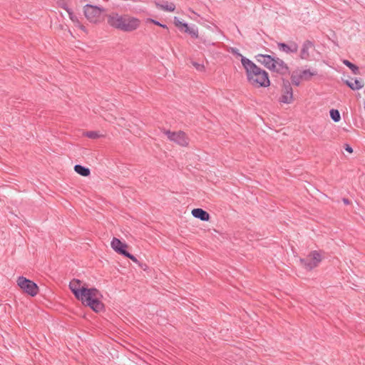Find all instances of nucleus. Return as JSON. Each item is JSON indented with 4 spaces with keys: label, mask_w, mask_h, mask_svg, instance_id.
<instances>
[{
    "label": "nucleus",
    "mask_w": 365,
    "mask_h": 365,
    "mask_svg": "<svg viewBox=\"0 0 365 365\" xmlns=\"http://www.w3.org/2000/svg\"><path fill=\"white\" fill-rule=\"evenodd\" d=\"M271 71L278 73L281 75H286L289 72L287 65L279 58H276L275 61H274Z\"/></svg>",
    "instance_id": "9d476101"
},
{
    "label": "nucleus",
    "mask_w": 365,
    "mask_h": 365,
    "mask_svg": "<svg viewBox=\"0 0 365 365\" xmlns=\"http://www.w3.org/2000/svg\"><path fill=\"white\" fill-rule=\"evenodd\" d=\"M174 24L178 28H184V25H188L187 24L180 21L177 17L174 18Z\"/></svg>",
    "instance_id": "a878e982"
},
{
    "label": "nucleus",
    "mask_w": 365,
    "mask_h": 365,
    "mask_svg": "<svg viewBox=\"0 0 365 365\" xmlns=\"http://www.w3.org/2000/svg\"><path fill=\"white\" fill-rule=\"evenodd\" d=\"M74 170L79 175L86 177L90 174V170L81 165H76L74 166Z\"/></svg>",
    "instance_id": "6ab92c4d"
},
{
    "label": "nucleus",
    "mask_w": 365,
    "mask_h": 365,
    "mask_svg": "<svg viewBox=\"0 0 365 365\" xmlns=\"http://www.w3.org/2000/svg\"><path fill=\"white\" fill-rule=\"evenodd\" d=\"M346 84L352 90H359L364 86V82L356 78L346 81Z\"/></svg>",
    "instance_id": "f3484780"
},
{
    "label": "nucleus",
    "mask_w": 365,
    "mask_h": 365,
    "mask_svg": "<svg viewBox=\"0 0 365 365\" xmlns=\"http://www.w3.org/2000/svg\"><path fill=\"white\" fill-rule=\"evenodd\" d=\"M155 5L158 9L165 11H173L175 9V5L168 1L163 3L155 2Z\"/></svg>",
    "instance_id": "a211bd4d"
},
{
    "label": "nucleus",
    "mask_w": 365,
    "mask_h": 365,
    "mask_svg": "<svg viewBox=\"0 0 365 365\" xmlns=\"http://www.w3.org/2000/svg\"><path fill=\"white\" fill-rule=\"evenodd\" d=\"M193 66H195V68L198 70V71H203L204 70V66L200 64V63H193Z\"/></svg>",
    "instance_id": "c85d7f7f"
},
{
    "label": "nucleus",
    "mask_w": 365,
    "mask_h": 365,
    "mask_svg": "<svg viewBox=\"0 0 365 365\" xmlns=\"http://www.w3.org/2000/svg\"><path fill=\"white\" fill-rule=\"evenodd\" d=\"M343 202L345 205H349L350 203L349 200L346 198H344Z\"/></svg>",
    "instance_id": "2f4dec72"
},
{
    "label": "nucleus",
    "mask_w": 365,
    "mask_h": 365,
    "mask_svg": "<svg viewBox=\"0 0 365 365\" xmlns=\"http://www.w3.org/2000/svg\"><path fill=\"white\" fill-rule=\"evenodd\" d=\"M140 23L138 19L128 15L111 13L108 16V24L110 26L125 32H130L137 29Z\"/></svg>",
    "instance_id": "f03ea898"
},
{
    "label": "nucleus",
    "mask_w": 365,
    "mask_h": 365,
    "mask_svg": "<svg viewBox=\"0 0 365 365\" xmlns=\"http://www.w3.org/2000/svg\"><path fill=\"white\" fill-rule=\"evenodd\" d=\"M292 83L295 86H299L302 81V76L299 71H293L291 74Z\"/></svg>",
    "instance_id": "aec40b11"
},
{
    "label": "nucleus",
    "mask_w": 365,
    "mask_h": 365,
    "mask_svg": "<svg viewBox=\"0 0 365 365\" xmlns=\"http://www.w3.org/2000/svg\"><path fill=\"white\" fill-rule=\"evenodd\" d=\"M63 9L68 12L69 19L72 21V22L78 27H79L82 31H86V28L84 26L81 24L78 18L76 15L73 14V12L66 6H63Z\"/></svg>",
    "instance_id": "dca6fc26"
},
{
    "label": "nucleus",
    "mask_w": 365,
    "mask_h": 365,
    "mask_svg": "<svg viewBox=\"0 0 365 365\" xmlns=\"http://www.w3.org/2000/svg\"><path fill=\"white\" fill-rule=\"evenodd\" d=\"M148 21H150V22L153 23L154 24L158 25V26H159L160 27H163V28H165V29H168V27H167V26L165 24H162L159 21H155L154 19H148Z\"/></svg>",
    "instance_id": "cd10ccee"
},
{
    "label": "nucleus",
    "mask_w": 365,
    "mask_h": 365,
    "mask_svg": "<svg viewBox=\"0 0 365 365\" xmlns=\"http://www.w3.org/2000/svg\"><path fill=\"white\" fill-rule=\"evenodd\" d=\"M184 31L190 34L194 38L198 37V30L197 27L192 26L190 27L188 25H184Z\"/></svg>",
    "instance_id": "4be33fe9"
},
{
    "label": "nucleus",
    "mask_w": 365,
    "mask_h": 365,
    "mask_svg": "<svg viewBox=\"0 0 365 365\" xmlns=\"http://www.w3.org/2000/svg\"><path fill=\"white\" fill-rule=\"evenodd\" d=\"M164 133L170 141L180 146H187L189 144V138L184 132H171L170 130H165Z\"/></svg>",
    "instance_id": "0eeeda50"
},
{
    "label": "nucleus",
    "mask_w": 365,
    "mask_h": 365,
    "mask_svg": "<svg viewBox=\"0 0 365 365\" xmlns=\"http://www.w3.org/2000/svg\"><path fill=\"white\" fill-rule=\"evenodd\" d=\"M314 50V43L307 40L302 45L299 52V57L303 60H308L311 56V52Z\"/></svg>",
    "instance_id": "1a4fd4ad"
},
{
    "label": "nucleus",
    "mask_w": 365,
    "mask_h": 365,
    "mask_svg": "<svg viewBox=\"0 0 365 365\" xmlns=\"http://www.w3.org/2000/svg\"><path fill=\"white\" fill-rule=\"evenodd\" d=\"M192 215L202 221H208L210 219L209 213L201 208L193 209L192 210Z\"/></svg>",
    "instance_id": "2eb2a0df"
},
{
    "label": "nucleus",
    "mask_w": 365,
    "mask_h": 365,
    "mask_svg": "<svg viewBox=\"0 0 365 365\" xmlns=\"http://www.w3.org/2000/svg\"><path fill=\"white\" fill-rule=\"evenodd\" d=\"M101 297V294L97 289L88 288L86 286L79 294V297L76 299L93 311L98 312L103 309V304L100 301Z\"/></svg>",
    "instance_id": "7ed1b4c3"
},
{
    "label": "nucleus",
    "mask_w": 365,
    "mask_h": 365,
    "mask_svg": "<svg viewBox=\"0 0 365 365\" xmlns=\"http://www.w3.org/2000/svg\"><path fill=\"white\" fill-rule=\"evenodd\" d=\"M282 94L280 98V102L289 104L293 101V91L291 84L288 80L283 79Z\"/></svg>",
    "instance_id": "6e6552de"
},
{
    "label": "nucleus",
    "mask_w": 365,
    "mask_h": 365,
    "mask_svg": "<svg viewBox=\"0 0 365 365\" xmlns=\"http://www.w3.org/2000/svg\"><path fill=\"white\" fill-rule=\"evenodd\" d=\"M344 148H345V150H346L347 152H349V153H351L353 152V149H352V148H351L349 145H348V144H346V145H344Z\"/></svg>",
    "instance_id": "7c9ffc66"
},
{
    "label": "nucleus",
    "mask_w": 365,
    "mask_h": 365,
    "mask_svg": "<svg viewBox=\"0 0 365 365\" xmlns=\"http://www.w3.org/2000/svg\"><path fill=\"white\" fill-rule=\"evenodd\" d=\"M276 58H273L269 55L259 54L257 56V60L260 63L263 64L266 68L271 70L274 61Z\"/></svg>",
    "instance_id": "f8f14e48"
},
{
    "label": "nucleus",
    "mask_w": 365,
    "mask_h": 365,
    "mask_svg": "<svg viewBox=\"0 0 365 365\" xmlns=\"http://www.w3.org/2000/svg\"><path fill=\"white\" fill-rule=\"evenodd\" d=\"M277 46L280 51L287 53H294L298 51V45L295 42H292L289 44L278 43Z\"/></svg>",
    "instance_id": "4468645a"
},
{
    "label": "nucleus",
    "mask_w": 365,
    "mask_h": 365,
    "mask_svg": "<svg viewBox=\"0 0 365 365\" xmlns=\"http://www.w3.org/2000/svg\"><path fill=\"white\" fill-rule=\"evenodd\" d=\"M85 135L91 139H96L100 136V135L95 131H88L85 133Z\"/></svg>",
    "instance_id": "393cba45"
},
{
    "label": "nucleus",
    "mask_w": 365,
    "mask_h": 365,
    "mask_svg": "<svg viewBox=\"0 0 365 365\" xmlns=\"http://www.w3.org/2000/svg\"><path fill=\"white\" fill-rule=\"evenodd\" d=\"M103 11V8L91 4H86L83 8V12L86 18L91 23L94 24L98 23L101 21Z\"/></svg>",
    "instance_id": "20e7f679"
},
{
    "label": "nucleus",
    "mask_w": 365,
    "mask_h": 365,
    "mask_svg": "<svg viewBox=\"0 0 365 365\" xmlns=\"http://www.w3.org/2000/svg\"><path fill=\"white\" fill-rule=\"evenodd\" d=\"M86 287V283L78 279H73L69 283V288L76 298L79 297V294Z\"/></svg>",
    "instance_id": "9b49d317"
},
{
    "label": "nucleus",
    "mask_w": 365,
    "mask_h": 365,
    "mask_svg": "<svg viewBox=\"0 0 365 365\" xmlns=\"http://www.w3.org/2000/svg\"><path fill=\"white\" fill-rule=\"evenodd\" d=\"M299 73H300V74L302 76V80H304V81H309V80L311 79V78L313 76L317 75V72L316 71H312L309 69H306V70L299 71Z\"/></svg>",
    "instance_id": "412c9836"
},
{
    "label": "nucleus",
    "mask_w": 365,
    "mask_h": 365,
    "mask_svg": "<svg viewBox=\"0 0 365 365\" xmlns=\"http://www.w3.org/2000/svg\"><path fill=\"white\" fill-rule=\"evenodd\" d=\"M322 259V255L317 251L312 252L305 258H301L300 262L309 270L317 267Z\"/></svg>",
    "instance_id": "39448f33"
},
{
    "label": "nucleus",
    "mask_w": 365,
    "mask_h": 365,
    "mask_svg": "<svg viewBox=\"0 0 365 365\" xmlns=\"http://www.w3.org/2000/svg\"><path fill=\"white\" fill-rule=\"evenodd\" d=\"M343 63L345 66H346L347 67H349L351 70V71L353 72L354 74H355V75L359 74V67L357 66L352 63L351 62H350L348 60H344Z\"/></svg>",
    "instance_id": "5701e85b"
},
{
    "label": "nucleus",
    "mask_w": 365,
    "mask_h": 365,
    "mask_svg": "<svg viewBox=\"0 0 365 365\" xmlns=\"http://www.w3.org/2000/svg\"><path fill=\"white\" fill-rule=\"evenodd\" d=\"M232 53L237 56H240L242 58V56H243L241 53L238 52V50L237 48H232Z\"/></svg>",
    "instance_id": "c756f323"
},
{
    "label": "nucleus",
    "mask_w": 365,
    "mask_h": 365,
    "mask_svg": "<svg viewBox=\"0 0 365 365\" xmlns=\"http://www.w3.org/2000/svg\"><path fill=\"white\" fill-rule=\"evenodd\" d=\"M17 284L21 289L32 297L36 296L38 292L36 284L24 277H19Z\"/></svg>",
    "instance_id": "423d86ee"
},
{
    "label": "nucleus",
    "mask_w": 365,
    "mask_h": 365,
    "mask_svg": "<svg viewBox=\"0 0 365 365\" xmlns=\"http://www.w3.org/2000/svg\"><path fill=\"white\" fill-rule=\"evenodd\" d=\"M111 247L118 253L123 255L126 252L127 245L123 243L119 239L114 237L110 243Z\"/></svg>",
    "instance_id": "ddd939ff"
},
{
    "label": "nucleus",
    "mask_w": 365,
    "mask_h": 365,
    "mask_svg": "<svg viewBox=\"0 0 365 365\" xmlns=\"http://www.w3.org/2000/svg\"><path fill=\"white\" fill-rule=\"evenodd\" d=\"M241 63L246 71L248 82L256 88L268 87L270 85L268 73L252 61L242 56Z\"/></svg>",
    "instance_id": "f257e3e1"
},
{
    "label": "nucleus",
    "mask_w": 365,
    "mask_h": 365,
    "mask_svg": "<svg viewBox=\"0 0 365 365\" xmlns=\"http://www.w3.org/2000/svg\"><path fill=\"white\" fill-rule=\"evenodd\" d=\"M123 255L130 259L133 262L136 263L138 262V259H136V257L133 255L130 254L129 252H128L127 251L125 252V254H123Z\"/></svg>",
    "instance_id": "bb28decb"
},
{
    "label": "nucleus",
    "mask_w": 365,
    "mask_h": 365,
    "mask_svg": "<svg viewBox=\"0 0 365 365\" xmlns=\"http://www.w3.org/2000/svg\"><path fill=\"white\" fill-rule=\"evenodd\" d=\"M330 116L334 122H339L341 118L339 110L335 109H331L330 110Z\"/></svg>",
    "instance_id": "b1692460"
}]
</instances>
